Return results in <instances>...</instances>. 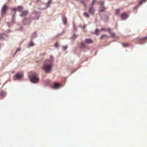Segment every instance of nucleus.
<instances>
[{
	"label": "nucleus",
	"instance_id": "obj_15",
	"mask_svg": "<svg viewBox=\"0 0 147 147\" xmlns=\"http://www.w3.org/2000/svg\"><path fill=\"white\" fill-rule=\"evenodd\" d=\"M73 28V31L74 32L76 31H77V29L75 23L74 22H73L72 23Z\"/></svg>",
	"mask_w": 147,
	"mask_h": 147
},
{
	"label": "nucleus",
	"instance_id": "obj_8",
	"mask_svg": "<svg viewBox=\"0 0 147 147\" xmlns=\"http://www.w3.org/2000/svg\"><path fill=\"white\" fill-rule=\"evenodd\" d=\"M62 87V86L61 85L57 83H55L54 84L53 88L54 89H58Z\"/></svg>",
	"mask_w": 147,
	"mask_h": 147
},
{
	"label": "nucleus",
	"instance_id": "obj_49",
	"mask_svg": "<svg viewBox=\"0 0 147 147\" xmlns=\"http://www.w3.org/2000/svg\"><path fill=\"white\" fill-rule=\"evenodd\" d=\"M63 32H64V31H63L61 33V34H60V35H61V34H62Z\"/></svg>",
	"mask_w": 147,
	"mask_h": 147
},
{
	"label": "nucleus",
	"instance_id": "obj_21",
	"mask_svg": "<svg viewBox=\"0 0 147 147\" xmlns=\"http://www.w3.org/2000/svg\"><path fill=\"white\" fill-rule=\"evenodd\" d=\"M52 1L51 0H49L48 2L46 3V7L48 8L49 7V4Z\"/></svg>",
	"mask_w": 147,
	"mask_h": 147
},
{
	"label": "nucleus",
	"instance_id": "obj_2",
	"mask_svg": "<svg viewBox=\"0 0 147 147\" xmlns=\"http://www.w3.org/2000/svg\"><path fill=\"white\" fill-rule=\"evenodd\" d=\"M29 78L32 83H37L39 80L37 74L34 71L30 72L29 74Z\"/></svg>",
	"mask_w": 147,
	"mask_h": 147
},
{
	"label": "nucleus",
	"instance_id": "obj_48",
	"mask_svg": "<svg viewBox=\"0 0 147 147\" xmlns=\"http://www.w3.org/2000/svg\"><path fill=\"white\" fill-rule=\"evenodd\" d=\"M7 32H10V30H7Z\"/></svg>",
	"mask_w": 147,
	"mask_h": 147
},
{
	"label": "nucleus",
	"instance_id": "obj_46",
	"mask_svg": "<svg viewBox=\"0 0 147 147\" xmlns=\"http://www.w3.org/2000/svg\"><path fill=\"white\" fill-rule=\"evenodd\" d=\"M40 1V0H36V2H38L39 1Z\"/></svg>",
	"mask_w": 147,
	"mask_h": 147
},
{
	"label": "nucleus",
	"instance_id": "obj_51",
	"mask_svg": "<svg viewBox=\"0 0 147 147\" xmlns=\"http://www.w3.org/2000/svg\"><path fill=\"white\" fill-rule=\"evenodd\" d=\"M74 71L72 72L71 73V74H72V73H74Z\"/></svg>",
	"mask_w": 147,
	"mask_h": 147
},
{
	"label": "nucleus",
	"instance_id": "obj_11",
	"mask_svg": "<svg viewBox=\"0 0 147 147\" xmlns=\"http://www.w3.org/2000/svg\"><path fill=\"white\" fill-rule=\"evenodd\" d=\"M77 37V35L75 34L74 33L73 35H72L70 39L72 40H74Z\"/></svg>",
	"mask_w": 147,
	"mask_h": 147
},
{
	"label": "nucleus",
	"instance_id": "obj_7",
	"mask_svg": "<svg viewBox=\"0 0 147 147\" xmlns=\"http://www.w3.org/2000/svg\"><path fill=\"white\" fill-rule=\"evenodd\" d=\"M88 11L92 15H94L95 12L94 8L92 6L90 7L88 9Z\"/></svg>",
	"mask_w": 147,
	"mask_h": 147
},
{
	"label": "nucleus",
	"instance_id": "obj_40",
	"mask_svg": "<svg viewBox=\"0 0 147 147\" xmlns=\"http://www.w3.org/2000/svg\"><path fill=\"white\" fill-rule=\"evenodd\" d=\"M13 10H14L15 11V13H16V9L15 8H13L12 9Z\"/></svg>",
	"mask_w": 147,
	"mask_h": 147
},
{
	"label": "nucleus",
	"instance_id": "obj_26",
	"mask_svg": "<svg viewBox=\"0 0 147 147\" xmlns=\"http://www.w3.org/2000/svg\"><path fill=\"white\" fill-rule=\"evenodd\" d=\"M16 13H14L13 15V17L12 19H13V20H15V18L16 17Z\"/></svg>",
	"mask_w": 147,
	"mask_h": 147
},
{
	"label": "nucleus",
	"instance_id": "obj_13",
	"mask_svg": "<svg viewBox=\"0 0 147 147\" xmlns=\"http://www.w3.org/2000/svg\"><path fill=\"white\" fill-rule=\"evenodd\" d=\"M146 1H147V0H140L139 1V4L137 6L135 7L134 8L135 9L137 8L138 7L139 5L142 4L143 3L145 2Z\"/></svg>",
	"mask_w": 147,
	"mask_h": 147
},
{
	"label": "nucleus",
	"instance_id": "obj_4",
	"mask_svg": "<svg viewBox=\"0 0 147 147\" xmlns=\"http://www.w3.org/2000/svg\"><path fill=\"white\" fill-rule=\"evenodd\" d=\"M31 20L30 18H25L23 20L22 22L24 25L28 24L31 22Z\"/></svg>",
	"mask_w": 147,
	"mask_h": 147
},
{
	"label": "nucleus",
	"instance_id": "obj_22",
	"mask_svg": "<svg viewBox=\"0 0 147 147\" xmlns=\"http://www.w3.org/2000/svg\"><path fill=\"white\" fill-rule=\"evenodd\" d=\"M23 7L21 6H18V9L20 12H22V11Z\"/></svg>",
	"mask_w": 147,
	"mask_h": 147
},
{
	"label": "nucleus",
	"instance_id": "obj_1",
	"mask_svg": "<svg viewBox=\"0 0 147 147\" xmlns=\"http://www.w3.org/2000/svg\"><path fill=\"white\" fill-rule=\"evenodd\" d=\"M53 62V57L52 56H51L50 59H47L44 62L43 65L41 67L42 69L46 73H50L52 70Z\"/></svg>",
	"mask_w": 147,
	"mask_h": 147
},
{
	"label": "nucleus",
	"instance_id": "obj_32",
	"mask_svg": "<svg viewBox=\"0 0 147 147\" xmlns=\"http://www.w3.org/2000/svg\"><path fill=\"white\" fill-rule=\"evenodd\" d=\"M147 38V36H146L142 38L140 40H146Z\"/></svg>",
	"mask_w": 147,
	"mask_h": 147
},
{
	"label": "nucleus",
	"instance_id": "obj_23",
	"mask_svg": "<svg viewBox=\"0 0 147 147\" xmlns=\"http://www.w3.org/2000/svg\"><path fill=\"white\" fill-rule=\"evenodd\" d=\"M14 21L15 20H13V19H12L11 22V23H10V24L9 23L7 24L8 25L9 27L11 26L14 23Z\"/></svg>",
	"mask_w": 147,
	"mask_h": 147
},
{
	"label": "nucleus",
	"instance_id": "obj_5",
	"mask_svg": "<svg viewBox=\"0 0 147 147\" xmlns=\"http://www.w3.org/2000/svg\"><path fill=\"white\" fill-rule=\"evenodd\" d=\"M128 16L126 13H122L121 16V18L122 20H126L128 18Z\"/></svg>",
	"mask_w": 147,
	"mask_h": 147
},
{
	"label": "nucleus",
	"instance_id": "obj_42",
	"mask_svg": "<svg viewBox=\"0 0 147 147\" xmlns=\"http://www.w3.org/2000/svg\"><path fill=\"white\" fill-rule=\"evenodd\" d=\"M19 30H20V31L22 30H23V28H22V27H20L19 28Z\"/></svg>",
	"mask_w": 147,
	"mask_h": 147
},
{
	"label": "nucleus",
	"instance_id": "obj_25",
	"mask_svg": "<svg viewBox=\"0 0 147 147\" xmlns=\"http://www.w3.org/2000/svg\"><path fill=\"white\" fill-rule=\"evenodd\" d=\"M99 4L101 6H103L104 4V1H100L99 2Z\"/></svg>",
	"mask_w": 147,
	"mask_h": 147
},
{
	"label": "nucleus",
	"instance_id": "obj_47",
	"mask_svg": "<svg viewBox=\"0 0 147 147\" xmlns=\"http://www.w3.org/2000/svg\"><path fill=\"white\" fill-rule=\"evenodd\" d=\"M17 52H16V51L15 52V53L14 54V55L15 54H16V53Z\"/></svg>",
	"mask_w": 147,
	"mask_h": 147
},
{
	"label": "nucleus",
	"instance_id": "obj_29",
	"mask_svg": "<svg viewBox=\"0 0 147 147\" xmlns=\"http://www.w3.org/2000/svg\"><path fill=\"white\" fill-rule=\"evenodd\" d=\"M68 46H66L64 47H62V49L63 50L65 51L66 50V49L67 48Z\"/></svg>",
	"mask_w": 147,
	"mask_h": 147
},
{
	"label": "nucleus",
	"instance_id": "obj_10",
	"mask_svg": "<svg viewBox=\"0 0 147 147\" xmlns=\"http://www.w3.org/2000/svg\"><path fill=\"white\" fill-rule=\"evenodd\" d=\"M28 13V11L27 10L22 11L21 14V16L24 17L26 16Z\"/></svg>",
	"mask_w": 147,
	"mask_h": 147
},
{
	"label": "nucleus",
	"instance_id": "obj_3",
	"mask_svg": "<svg viewBox=\"0 0 147 147\" xmlns=\"http://www.w3.org/2000/svg\"><path fill=\"white\" fill-rule=\"evenodd\" d=\"M23 76V75L22 73H17L13 76V79L14 80H20L22 78Z\"/></svg>",
	"mask_w": 147,
	"mask_h": 147
},
{
	"label": "nucleus",
	"instance_id": "obj_16",
	"mask_svg": "<svg viewBox=\"0 0 147 147\" xmlns=\"http://www.w3.org/2000/svg\"><path fill=\"white\" fill-rule=\"evenodd\" d=\"M62 20L63 24L65 25H66L67 23V20L65 16H62Z\"/></svg>",
	"mask_w": 147,
	"mask_h": 147
},
{
	"label": "nucleus",
	"instance_id": "obj_39",
	"mask_svg": "<svg viewBox=\"0 0 147 147\" xmlns=\"http://www.w3.org/2000/svg\"><path fill=\"white\" fill-rule=\"evenodd\" d=\"M107 30H108V31H109V33H110L111 32V30L109 28H108L107 29Z\"/></svg>",
	"mask_w": 147,
	"mask_h": 147
},
{
	"label": "nucleus",
	"instance_id": "obj_37",
	"mask_svg": "<svg viewBox=\"0 0 147 147\" xmlns=\"http://www.w3.org/2000/svg\"><path fill=\"white\" fill-rule=\"evenodd\" d=\"M20 50H21V49H20V48H19L17 49H16V52H18V51H20Z\"/></svg>",
	"mask_w": 147,
	"mask_h": 147
},
{
	"label": "nucleus",
	"instance_id": "obj_44",
	"mask_svg": "<svg viewBox=\"0 0 147 147\" xmlns=\"http://www.w3.org/2000/svg\"><path fill=\"white\" fill-rule=\"evenodd\" d=\"M86 26V25H84V26L82 27V28L84 29V28H85V27Z\"/></svg>",
	"mask_w": 147,
	"mask_h": 147
},
{
	"label": "nucleus",
	"instance_id": "obj_33",
	"mask_svg": "<svg viewBox=\"0 0 147 147\" xmlns=\"http://www.w3.org/2000/svg\"><path fill=\"white\" fill-rule=\"evenodd\" d=\"M110 34H111V36L112 37H113V36H115V34L114 32H113V33L111 32Z\"/></svg>",
	"mask_w": 147,
	"mask_h": 147
},
{
	"label": "nucleus",
	"instance_id": "obj_14",
	"mask_svg": "<svg viewBox=\"0 0 147 147\" xmlns=\"http://www.w3.org/2000/svg\"><path fill=\"white\" fill-rule=\"evenodd\" d=\"M6 35L5 34H0V38L1 40H7V38L5 39L4 38V36Z\"/></svg>",
	"mask_w": 147,
	"mask_h": 147
},
{
	"label": "nucleus",
	"instance_id": "obj_34",
	"mask_svg": "<svg viewBox=\"0 0 147 147\" xmlns=\"http://www.w3.org/2000/svg\"><path fill=\"white\" fill-rule=\"evenodd\" d=\"M123 47H127L128 46V44L127 43H123Z\"/></svg>",
	"mask_w": 147,
	"mask_h": 147
},
{
	"label": "nucleus",
	"instance_id": "obj_18",
	"mask_svg": "<svg viewBox=\"0 0 147 147\" xmlns=\"http://www.w3.org/2000/svg\"><path fill=\"white\" fill-rule=\"evenodd\" d=\"M0 96L2 98H4L6 95L5 92L4 91H1L0 94Z\"/></svg>",
	"mask_w": 147,
	"mask_h": 147
},
{
	"label": "nucleus",
	"instance_id": "obj_45",
	"mask_svg": "<svg viewBox=\"0 0 147 147\" xmlns=\"http://www.w3.org/2000/svg\"><path fill=\"white\" fill-rule=\"evenodd\" d=\"M102 36H103V37L107 36V35L106 34H103L102 35Z\"/></svg>",
	"mask_w": 147,
	"mask_h": 147
},
{
	"label": "nucleus",
	"instance_id": "obj_27",
	"mask_svg": "<svg viewBox=\"0 0 147 147\" xmlns=\"http://www.w3.org/2000/svg\"><path fill=\"white\" fill-rule=\"evenodd\" d=\"M120 13V11L119 9H117L115 11V14L116 15H118Z\"/></svg>",
	"mask_w": 147,
	"mask_h": 147
},
{
	"label": "nucleus",
	"instance_id": "obj_50",
	"mask_svg": "<svg viewBox=\"0 0 147 147\" xmlns=\"http://www.w3.org/2000/svg\"><path fill=\"white\" fill-rule=\"evenodd\" d=\"M14 71H13V72H12V73H14Z\"/></svg>",
	"mask_w": 147,
	"mask_h": 147
},
{
	"label": "nucleus",
	"instance_id": "obj_36",
	"mask_svg": "<svg viewBox=\"0 0 147 147\" xmlns=\"http://www.w3.org/2000/svg\"><path fill=\"white\" fill-rule=\"evenodd\" d=\"M81 2L83 3L84 4V6H86V4L84 3V1H81Z\"/></svg>",
	"mask_w": 147,
	"mask_h": 147
},
{
	"label": "nucleus",
	"instance_id": "obj_19",
	"mask_svg": "<svg viewBox=\"0 0 147 147\" xmlns=\"http://www.w3.org/2000/svg\"><path fill=\"white\" fill-rule=\"evenodd\" d=\"M37 35L36 33L35 32L33 33L31 35V38L32 39L36 38L37 36Z\"/></svg>",
	"mask_w": 147,
	"mask_h": 147
},
{
	"label": "nucleus",
	"instance_id": "obj_43",
	"mask_svg": "<svg viewBox=\"0 0 147 147\" xmlns=\"http://www.w3.org/2000/svg\"><path fill=\"white\" fill-rule=\"evenodd\" d=\"M103 37H103V36H102H102L100 37V39H102V38H103Z\"/></svg>",
	"mask_w": 147,
	"mask_h": 147
},
{
	"label": "nucleus",
	"instance_id": "obj_28",
	"mask_svg": "<svg viewBox=\"0 0 147 147\" xmlns=\"http://www.w3.org/2000/svg\"><path fill=\"white\" fill-rule=\"evenodd\" d=\"M34 45V43L32 42H31L28 45V46H31L32 47Z\"/></svg>",
	"mask_w": 147,
	"mask_h": 147
},
{
	"label": "nucleus",
	"instance_id": "obj_24",
	"mask_svg": "<svg viewBox=\"0 0 147 147\" xmlns=\"http://www.w3.org/2000/svg\"><path fill=\"white\" fill-rule=\"evenodd\" d=\"M84 15L86 18H88L89 16V14L86 12H84Z\"/></svg>",
	"mask_w": 147,
	"mask_h": 147
},
{
	"label": "nucleus",
	"instance_id": "obj_6",
	"mask_svg": "<svg viewBox=\"0 0 147 147\" xmlns=\"http://www.w3.org/2000/svg\"><path fill=\"white\" fill-rule=\"evenodd\" d=\"M8 7L7 6L4 5L2 7V9L1 12V14L3 15L4 14L6 11Z\"/></svg>",
	"mask_w": 147,
	"mask_h": 147
},
{
	"label": "nucleus",
	"instance_id": "obj_52",
	"mask_svg": "<svg viewBox=\"0 0 147 147\" xmlns=\"http://www.w3.org/2000/svg\"><path fill=\"white\" fill-rule=\"evenodd\" d=\"M80 26H81V25H79Z\"/></svg>",
	"mask_w": 147,
	"mask_h": 147
},
{
	"label": "nucleus",
	"instance_id": "obj_12",
	"mask_svg": "<svg viewBox=\"0 0 147 147\" xmlns=\"http://www.w3.org/2000/svg\"><path fill=\"white\" fill-rule=\"evenodd\" d=\"M108 16L106 15H105V16H104L102 17L103 20L104 22H107L108 19Z\"/></svg>",
	"mask_w": 147,
	"mask_h": 147
},
{
	"label": "nucleus",
	"instance_id": "obj_17",
	"mask_svg": "<svg viewBox=\"0 0 147 147\" xmlns=\"http://www.w3.org/2000/svg\"><path fill=\"white\" fill-rule=\"evenodd\" d=\"M100 32V30H99L97 29L95 30L94 32H93L92 33L96 35H98Z\"/></svg>",
	"mask_w": 147,
	"mask_h": 147
},
{
	"label": "nucleus",
	"instance_id": "obj_31",
	"mask_svg": "<svg viewBox=\"0 0 147 147\" xmlns=\"http://www.w3.org/2000/svg\"><path fill=\"white\" fill-rule=\"evenodd\" d=\"M96 1L95 0H93L92 1L90 5V6H92L93 5Z\"/></svg>",
	"mask_w": 147,
	"mask_h": 147
},
{
	"label": "nucleus",
	"instance_id": "obj_35",
	"mask_svg": "<svg viewBox=\"0 0 147 147\" xmlns=\"http://www.w3.org/2000/svg\"><path fill=\"white\" fill-rule=\"evenodd\" d=\"M105 8H103L100 9H99L98 10V11L99 12H101L105 10Z\"/></svg>",
	"mask_w": 147,
	"mask_h": 147
},
{
	"label": "nucleus",
	"instance_id": "obj_41",
	"mask_svg": "<svg viewBox=\"0 0 147 147\" xmlns=\"http://www.w3.org/2000/svg\"><path fill=\"white\" fill-rule=\"evenodd\" d=\"M106 29L105 28H102L100 30V31H101V30H106Z\"/></svg>",
	"mask_w": 147,
	"mask_h": 147
},
{
	"label": "nucleus",
	"instance_id": "obj_38",
	"mask_svg": "<svg viewBox=\"0 0 147 147\" xmlns=\"http://www.w3.org/2000/svg\"><path fill=\"white\" fill-rule=\"evenodd\" d=\"M55 46L56 47H58V44L57 43H56L55 45Z\"/></svg>",
	"mask_w": 147,
	"mask_h": 147
},
{
	"label": "nucleus",
	"instance_id": "obj_30",
	"mask_svg": "<svg viewBox=\"0 0 147 147\" xmlns=\"http://www.w3.org/2000/svg\"><path fill=\"white\" fill-rule=\"evenodd\" d=\"M38 16H37L36 18V19L37 20H38L39 18L40 17V13L39 12H38Z\"/></svg>",
	"mask_w": 147,
	"mask_h": 147
},
{
	"label": "nucleus",
	"instance_id": "obj_20",
	"mask_svg": "<svg viewBox=\"0 0 147 147\" xmlns=\"http://www.w3.org/2000/svg\"><path fill=\"white\" fill-rule=\"evenodd\" d=\"M80 46L82 48H86V46L85 44L84 43V42H82L80 44Z\"/></svg>",
	"mask_w": 147,
	"mask_h": 147
},
{
	"label": "nucleus",
	"instance_id": "obj_9",
	"mask_svg": "<svg viewBox=\"0 0 147 147\" xmlns=\"http://www.w3.org/2000/svg\"><path fill=\"white\" fill-rule=\"evenodd\" d=\"M93 42L92 40L91 39L87 38L84 40V42L87 44H90Z\"/></svg>",
	"mask_w": 147,
	"mask_h": 147
}]
</instances>
